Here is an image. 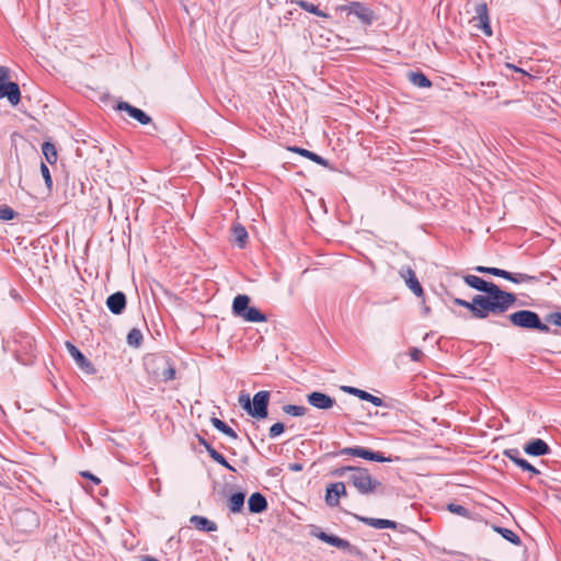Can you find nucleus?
<instances>
[{
    "label": "nucleus",
    "mask_w": 561,
    "mask_h": 561,
    "mask_svg": "<svg viewBox=\"0 0 561 561\" xmlns=\"http://www.w3.org/2000/svg\"><path fill=\"white\" fill-rule=\"evenodd\" d=\"M284 424L283 423H275L271 426L270 428V436L271 437H276L278 435H280L283 432H284Z\"/></svg>",
    "instance_id": "a19ab883"
},
{
    "label": "nucleus",
    "mask_w": 561,
    "mask_h": 561,
    "mask_svg": "<svg viewBox=\"0 0 561 561\" xmlns=\"http://www.w3.org/2000/svg\"><path fill=\"white\" fill-rule=\"evenodd\" d=\"M507 280H511L513 283H516V284H520V283H531V282H536L538 280V278L536 276H531V275H528V274H524V273H510L508 272V277H506Z\"/></svg>",
    "instance_id": "2f4dec72"
},
{
    "label": "nucleus",
    "mask_w": 561,
    "mask_h": 561,
    "mask_svg": "<svg viewBox=\"0 0 561 561\" xmlns=\"http://www.w3.org/2000/svg\"><path fill=\"white\" fill-rule=\"evenodd\" d=\"M201 444L204 445L205 448H206V445H209L205 439H201Z\"/></svg>",
    "instance_id": "6e6d98bb"
},
{
    "label": "nucleus",
    "mask_w": 561,
    "mask_h": 561,
    "mask_svg": "<svg viewBox=\"0 0 561 561\" xmlns=\"http://www.w3.org/2000/svg\"><path fill=\"white\" fill-rule=\"evenodd\" d=\"M147 366L151 368V373L162 381L167 382L175 377V369L164 357H151L147 362Z\"/></svg>",
    "instance_id": "6e6552de"
},
{
    "label": "nucleus",
    "mask_w": 561,
    "mask_h": 561,
    "mask_svg": "<svg viewBox=\"0 0 561 561\" xmlns=\"http://www.w3.org/2000/svg\"><path fill=\"white\" fill-rule=\"evenodd\" d=\"M41 173L45 180V184L48 188L51 187L53 185V180H51V176H50V172H49V169L48 167L45 164V163H42L41 164Z\"/></svg>",
    "instance_id": "ea45409f"
},
{
    "label": "nucleus",
    "mask_w": 561,
    "mask_h": 561,
    "mask_svg": "<svg viewBox=\"0 0 561 561\" xmlns=\"http://www.w3.org/2000/svg\"><path fill=\"white\" fill-rule=\"evenodd\" d=\"M42 151L46 159V161L50 164L56 163L57 161V150L56 147L51 142H44L42 145Z\"/></svg>",
    "instance_id": "c85d7f7f"
},
{
    "label": "nucleus",
    "mask_w": 561,
    "mask_h": 561,
    "mask_svg": "<svg viewBox=\"0 0 561 561\" xmlns=\"http://www.w3.org/2000/svg\"><path fill=\"white\" fill-rule=\"evenodd\" d=\"M519 468H522L523 470L525 471H529L531 472L533 474H539V470L536 469L533 465H530L527 460H523V462H520V466Z\"/></svg>",
    "instance_id": "c03bdc74"
},
{
    "label": "nucleus",
    "mask_w": 561,
    "mask_h": 561,
    "mask_svg": "<svg viewBox=\"0 0 561 561\" xmlns=\"http://www.w3.org/2000/svg\"><path fill=\"white\" fill-rule=\"evenodd\" d=\"M15 216V211L7 206V205H2L0 206V219L1 220H11L13 219Z\"/></svg>",
    "instance_id": "4c0bfd02"
},
{
    "label": "nucleus",
    "mask_w": 561,
    "mask_h": 561,
    "mask_svg": "<svg viewBox=\"0 0 561 561\" xmlns=\"http://www.w3.org/2000/svg\"><path fill=\"white\" fill-rule=\"evenodd\" d=\"M365 448L363 447H346L341 450L342 455H351L356 457H363Z\"/></svg>",
    "instance_id": "58836bf2"
},
{
    "label": "nucleus",
    "mask_w": 561,
    "mask_h": 561,
    "mask_svg": "<svg viewBox=\"0 0 561 561\" xmlns=\"http://www.w3.org/2000/svg\"><path fill=\"white\" fill-rule=\"evenodd\" d=\"M465 282L470 287L485 293V295H476L474 297H482L489 304H492V314L500 316L506 312L516 301V297L512 293L502 290L497 285L486 282L474 275L465 276Z\"/></svg>",
    "instance_id": "f257e3e1"
},
{
    "label": "nucleus",
    "mask_w": 561,
    "mask_h": 561,
    "mask_svg": "<svg viewBox=\"0 0 561 561\" xmlns=\"http://www.w3.org/2000/svg\"><path fill=\"white\" fill-rule=\"evenodd\" d=\"M448 511L451 512V513H455L457 515H460V516H466L467 515V510L463 506L458 505V504H449L448 505Z\"/></svg>",
    "instance_id": "79ce46f5"
},
{
    "label": "nucleus",
    "mask_w": 561,
    "mask_h": 561,
    "mask_svg": "<svg viewBox=\"0 0 561 561\" xmlns=\"http://www.w3.org/2000/svg\"><path fill=\"white\" fill-rule=\"evenodd\" d=\"M346 495V489L343 482L331 483L327 488L325 502L330 506H336L340 497Z\"/></svg>",
    "instance_id": "ddd939ff"
},
{
    "label": "nucleus",
    "mask_w": 561,
    "mask_h": 561,
    "mask_svg": "<svg viewBox=\"0 0 561 561\" xmlns=\"http://www.w3.org/2000/svg\"><path fill=\"white\" fill-rule=\"evenodd\" d=\"M232 242L239 248H244L248 241V232L240 224H234L231 228Z\"/></svg>",
    "instance_id": "4be33fe9"
},
{
    "label": "nucleus",
    "mask_w": 561,
    "mask_h": 561,
    "mask_svg": "<svg viewBox=\"0 0 561 561\" xmlns=\"http://www.w3.org/2000/svg\"><path fill=\"white\" fill-rule=\"evenodd\" d=\"M301 9L306 10L307 12H310L314 15H318V16H323V18H327V14L323 13L321 10L318 9L317 5H314L313 3H310L308 1H305V0H299L296 2Z\"/></svg>",
    "instance_id": "f704fd0d"
},
{
    "label": "nucleus",
    "mask_w": 561,
    "mask_h": 561,
    "mask_svg": "<svg viewBox=\"0 0 561 561\" xmlns=\"http://www.w3.org/2000/svg\"><path fill=\"white\" fill-rule=\"evenodd\" d=\"M244 499H245V494L242 492L232 494L228 501V506H229L230 511L232 513L241 512V510L244 505Z\"/></svg>",
    "instance_id": "393cba45"
},
{
    "label": "nucleus",
    "mask_w": 561,
    "mask_h": 561,
    "mask_svg": "<svg viewBox=\"0 0 561 561\" xmlns=\"http://www.w3.org/2000/svg\"><path fill=\"white\" fill-rule=\"evenodd\" d=\"M7 98L13 105H18L21 100V91L15 82H8L0 85V99Z\"/></svg>",
    "instance_id": "f8f14e48"
},
{
    "label": "nucleus",
    "mask_w": 561,
    "mask_h": 561,
    "mask_svg": "<svg viewBox=\"0 0 561 561\" xmlns=\"http://www.w3.org/2000/svg\"><path fill=\"white\" fill-rule=\"evenodd\" d=\"M106 306L114 314H121L126 307V297L122 291H117L106 299Z\"/></svg>",
    "instance_id": "dca6fc26"
},
{
    "label": "nucleus",
    "mask_w": 561,
    "mask_h": 561,
    "mask_svg": "<svg viewBox=\"0 0 561 561\" xmlns=\"http://www.w3.org/2000/svg\"><path fill=\"white\" fill-rule=\"evenodd\" d=\"M21 520H27L32 525L37 524V518L35 514L31 511H20L14 514V522L19 524Z\"/></svg>",
    "instance_id": "473e14b6"
},
{
    "label": "nucleus",
    "mask_w": 561,
    "mask_h": 561,
    "mask_svg": "<svg viewBox=\"0 0 561 561\" xmlns=\"http://www.w3.org/2000/svg\"><path fill=\"white\" fill-rule=\"evenodd\" d=\"M362 458L367 459V460H371V461H378V462L390 461V458L385 457L382 454L375 453V451H371V450L366 449V448H365V450L363 453V457Z\"/></svg>",
    "instance_id": "e433bc0d"
},
{
    "label": "nucleus",
    "mask_w": 561,
    "mask_h": 561,
    "mask_svg": "<svg viewBox=\"0 0 561 561\" xmlns=\"http://www.w3.org/2000/svg\"><path fill=\"white\" fill-rule=\"evenodd\" d=\"M140 560L141 561H158V559L150 557V556H141Z\"/></svg>",
    "instance_id": "864d4df0"
},
{
    "label": "nucleus",
    "mask_w": 561,
    "mask_h": 561,
    "mask_svg": "<svg viewBox=\"0 0 561 561\" xmlns=\"http://www.w3.org/2000/svg\"><path fill=\"white\" fill-rule=\"evenodd\" d=\"M300 469V466L299 465H296L295 466V470H299Z\"/></svg>",
    "instance_id": "4d7b16f0"
},
{
    "label": "nucleus",
    "mask_w": 561,
    "mask_h": 561,
    "mask_svg": "<svg viewBox=\"0 0 561 561\" xmlns=\"http://www.w3.org/2000/svg\"><path fill=\"white\" fill-rule=\"evenodd\" d=\"M69 354L75 359L77 365L85 373L93 374L94 368L92 364L85 358V356L70 342L65 343Z\"/></svg>",
    "instance_id": "9b49d317"
},
{
    "label": "nucleus",
    "mask_w": 561,
    "mask_h": 561,
    "mask_svg": "<svg viewBox=\"0 0 561 561\" xmlns=\"http://www.w3.org/2000/svg\"><path fill=\"white\" fill-rule=\"evenodd\" d=\"M117 110L127 112L130 117L135 118L142 125H147L151 122V118L144 111L131 106L127 102H119L117 104Z\"/></svg>",
    "instance_id": "2eb2a0df"
},
{
    "label": "nucleus",
    "mask_w": 561,
    "mask_h": 561,
    "mask_svg": "<svg viewBox=\"0 0 561 561\" xmlns=\"http://www.w3.org/2000/svg\"><path fill=\"white\" fill-rule=\"evenodd\" d=\"M142 341V334L138 329H131L127 335V343L130 346H139Z\"/></svg>",
    "instance_id": "c9c22d12"
},
{
    "label": "nucleus",
    "mask_w": 561,
    "mask_h": 561,
    "mask_svg": "<svg viewBox=\"0 0 561 561\" xmlns=\"http://www.w3.org/2000/svg\"><path fill=\"white\" fill-rule=\"evenodd\" d=\"M268 402L270 392L265 390L256 392L252 402L248 394H240L239 397V404L255 419H265L267 416Z\"/></svg>",
    "instance_id": "7ed1b4c3"
},
{
    "label": "nucleus",
    "mask_w": 561,
    "mask_h": 561,
    "mask_svg": "<svg viewBox=\"0 0 561 561\" xmlns=\"http://www.w3.org/2000/svg\"><path fill=\"white\" fill-rule=\"evenodd\" d=\"M363 523H365L368 526H371L376 529H385V528H397V524L393 520L389 519H381V518H371V517H360L359 518Z\"/></svg>",
    "instance_id": "5701e85b"
},
{
    "label": "nucleus",
    "mask_w": 561,
    "mask_h": 561,
    "mask_svg": "<svg viewBox=\"0 0 561 561\" xmlns=\"http://www.w3.org/2000/svg\"><path fill=\"white\" fill-rule=\"evenodd\" d=\"M318 539H320L323 542H327L333 547H336L339 549H350L351 543L347 540H344L337 536L329 535L324 531H319L313 534Z\"/></svg>",
    "instance_id": "6ab92c4d"
},
{
    "label": "nucleus",
    "mask_w": 561,
    "mask_h": 561,
    "mask_svg": "<svg viewBox=\"0 0 561 561\" xmlns=\"http://www.w3.org/2000/svg\"><path fill=\"white\" fill-rule=\"evenodd\" d=\"M342 389L345 392L354 394V396L358 397L360 400L368 401V402L373 403L376 407H380L383 403L381 398L376 397V396H374V394H371V393H369L367 391H364L362 389L354 388V387H348V386L342 387Z\"/></svg>",
    "instance_id": "a211bd4d"
},
{
    "label": "nucleus",
    "mask_w": 561,
    "mask_h": 561,
    "mask_svg": "<svg viewBox=\"0 0 561 561\" xmlns=\"http://www.w3.org/2000/svg\"><path fill=\"white\" fill-rule=\"evenodd\" d=\"M454 302L457 306L465 307L469 309L474 318L478 319H485L490 314H492V307H494L492 304H489L486 299H483L482 297H473L472 301H466L460 298H456Z\"/></svg>",
    "instance_id": "0eeeda50"
},
{
    "label": "nucleus",
    "mask_w": 561,
    "mask_h": 561,
    "mask_svg": "<svg viewBox=\"0 0 561 561\" xmlns=\"http://www.w3.org/2000/svg\"><path fill=\"white\" fill-rule=\"evenodd\" d=\"M494 530L499 533L504 539L512 542L515 546L520 545L519 537L511 529L503 528V527H494Z\"/></svg>",
    "instance_id": "7c9ffc66"
},
{
    "label": "nucleus",
    "mask_w": 561,
    "mask_h": 561,
    "mask_svg": "<svg viewBox=\"0 0 561 561\" xmlns=\"http://www.w3.org/2000/svg\"><path fill=\"white\" fill-rule=\"evenodd\" d=\"M191 523L199 530L204 531H216L217 525L207 519L206 517L194 515L191 517Z\"/></svg>",
    "instance_id": "b1692460"
},
{
    "label": "nucleus",
    "mask_w": 561,
    "mask_h": 561,
    "mask_svg": "<svg viewBox=\"0 0 561 561\" xmlns=\"http://www.w3.org/2000/svg\"><path fill=\"white\" fill-rule=\"evenodd\" d=\"M505 67L508 68V69H512V70H514L516 72H520L523 75H527V72L525 70H523V69H520V68H518V67H516V66H514L512 64L507 62V64H505Z\"/></svg>",
    "instance_id": "8fccbe9b"
},
{
    "label": "nucleus",
    "mask_w": 561,
    "mask_h": 561,
    "mask_svg": "<svg viewBox=\"0 0 561 561\" xmlns=\"http://www.w3.org/2000/svg\"><path fill=\"white\" fill-rule=\"evenodd\" d=\"M476 271H477V272H479V273L490 274V272H491V267L477 266V267H476Z\"/></svg>",
    "instance_id": "3c124183"
},
{
    "label": "nucleus",
    "mask_w": 561,
    "mask_h": 561,
    "mask_svg": "<svg viewBox=\"0 0 561 561\" xmlns=\"http://www.w3.org/2000/svg\"><path fill=\"white\" fill-rule=\"evenodd\" d=\"M248 505H249V511L251 513L257 514V513H262L263 511L266 510L267 502L261 493L256 492L250 496V499L248 501Z\"/></svg>",
    "instance_id": "412c9836"
},
{
    "label": "nucleus",
    "mask_w": 561,
    "mask_h": 561,
    "mask_svg": "<svg viewBox=\"0 0 561 561\" xmlns=\"http://www.w3.org/2000/svg\"><path fill=\"white\" fill-rule=\"evenodd\" d=\"M206 450L208 453V455L210 456V458L216 461L217 463L224 466L225 468L231 470V471H234V468L231 467L227 460L225 459V457L219 454L211 445H206Z\"/></svg>",
    "instance_id": "c756f323"
},
{
    "label": "nucleus",
    "mask_w": 561,
    "mask_h": 561,
    "mask_svg": "<svg viewBox=\"0 0 561 561\" xmlns=\"http://www.w3.org/2000/svg\"><path fill=\"white\" fill-rule=\"evenodd\" d=\"M524 450L530 456H543L550 453V447L542 439L536 438L527 443Z\"/></svg>",
    "instance_id": "f3484780"
},
{
    "label": "nucleus",
    "mask_w": 561,
    "mask_h": 561,
    "mask_svg": "<svg viewBox=\"0 0 561 561\" xmlns=\"http://www.w3.org/2000/svg\"><path fill=\"white\" fill-rule=\"evenodd\" d=\"M472 21L477 22L476 27L480 28L486 36L492 35L488 8L485 3H479L474 8V16Z\"/></svg>",
    "instance_id": "9d476101"
},
{
    "label": "nucleus",
    "mask_w": 561,
    "mask_h": 561,
    "mask_svg": "<svg viewBox=\"0 0 561 561\" xmlns=\"http://www.w3.org/2000/svg\"><path fill=\"white\" fill-rule=\"evenodd\" d=\"M510 321L515 325L523 329H536L540 332H549V327L541 322L539 316L530 310H519L511 313Z\"/></svg>",
    "instance_id": "423d86ee"
},
{
    "label": "nucleus",
    "mask_w": 561,
    "mask_h": 561,
    "mask_svg": "<svg viewBox=\"0 0 561 561\" xmlns=\"http://www.w3.org/2000/svg\"><path fill=\"white\" fill-rule=\"evenodd\" d=\"M350 471V482L357 489V491L362 494H370L377 488L381 485V483L371 478L368 470L364 468H355V467H343L335 471V474L339 477H343L345 472Z\"/></svg>",
    "instance_id": "f03ea898"
},
{
    "label": "nucleus",
    "mask_w": 561,
    "mask_h": 561,
    "mask_svg": "<svg viewBox=\"0 0 561 561\" xmlns=\"http://www.w3.org/2000/svg\"><path fill=\"white\" fill-rule=\"evenodd\" d=\"M341 10L348 14L356 15L365 24H371L375 20L374 12L360 2H351L350 4L341 7Z\"/></svg>",
    "instance_id": "1a4fd4ad"
},
{
    "label": "nucleus",
    "mask_w": 561,
    "mask_h": 561,
    "mask_svg": "<svg viewBox=\"0 0 561 561\" xmlns=\"http://www.w3.org/2000/svg\"><path fill=\"white\" fill-rule=\"evenodd\" d=\"M10 78V71L7 67L0 66V85L8 83Z\"/></svg>",
    "instance_id": "37998d69"
},
{
    "label": "nucleus",
    "mask_w": 561,
    "mask_h": 561,
    "mask_svg": "<svg viewBox=\"0 0 561 561\" xmlns=\"http://www.w3.org/2000/svg\"><path fill=\"white\" fill-rule=\"evenodd\" d=\"M408 78L413 85L419 88H430L432 85L431 81L422 72L411 71L408 73Z\"/></svg>",
    "instance_id": "a878e982"
},
{
    "label": "nucleus",
    "mask_w": 561,
    "mask_h": 561,
    "mask_svg": "<svg viewBox=\"0 0 561 561\" xmlns=\"http://www.w3.org/2000/svg\"><path fill=\"white\" fill-rule=\"evenodd\" d=\"M250 297L238 295L232 302V313L247 322H266L267 318L257 308L250 307Z\"/></svg>",
    "instance_id": "39448f33"
},
{
    "label": "nucleus",
    "mask_w": 561,
    "mask_h": 561,
    "mask_svg": "<svg viewBox=\"0 0 561 561\" xmlns=\"http://www.w3.org/2000/svg\"><path fill=\"white\" fill-rule=\"evenodd\" d=\"M504 456L510 458L512 461L519 457V450L517 448H510L503 451Z\"/></svg>",
    "instance_id": "49530a36"
},
{
    "label": "nucleus",
    "mask_w": 561,
    "mask_h": 561,
    "mask_svg": "<svg viewBox=\"0 0 561 561\" xmlns=\"http://www.w3.org/2000/svg\"><path fill=\"white\" fill-rule=\"evenodd\" d=\"M81 474L85 478L93 480L95 483L100 482V480L96 477H94L93 474H91L90 472H82Z\"/></svg>",
    "instance_id": "603ef678"
},
{
    "label": "nucleus",
    "mask_w": 561,
    "mask_h": 561,
    "mask_svg": "<svg viewBox=\"0 0 561 561\" xmlns=\"http://www.w3.org/2000/svg\"><path fill=\"white\" fill-rule=\"evenodd\" d=\"M283 411L293 416H302L307 413L308 409L302 405L286 404L283 407Z\"/></svg>",
    "instance_id": "72a5a7b5"
},
{
    "label": "nucleus",
    "mask_w": 561,
    "mask_h": 561,
    "mask_svg": "<svg viewBox=\"0 0 561 561\" xmlns=\"http://www.w3.org/2000/svg\"><path fill=\"white\" fill-rule=\"evenodd\" d=\"M410 357L414 362H420L423 358V352L420 348L413 347L410 351Z\"/></svg>",
    "instance_id": "a18cd8bd"
},
{
    "label": "nucleus",
    "mask_w": 561,
    "mask_h": 561,
    "mask_svg": "<svg viewBox=\"0 0 561 561\" xmlns=\"http://www.w3.org/2000/svg\"><path fill=\"white\" fill-rule=\"evenodd\" d=\"M402 276L405 279L407 286L417 296H423V288L421 284L419 283L415 273L411 268H407L403 271Z\"/></svg>",
    "instance_id": "aec40b11"
},
{
    "label": "nucleus",
    "mask_w": 561,
    "mask_h": 561,
    "mask_svg": "<svg viewBox=\"0 0 561 561\" xmlns=\"http://www.w3.org/2000/svg\"><path fill=\"white\" fill-rule=\"evenodd\" d=\"M289 150L297 152L300 156L306 157V158L317 162L318 164L325 165V167L328 165V161L325 159H323L322 157L318 156L317 153H314L312 151H309V150L302 149V148H298V147L289 148Z\"/></svg>",
    "instance_id": "bb28decb"
},
{
    "label": "nucleus",
    "mask_w": 561,
    "mask_h": 561,
    "mask_svg": "<svg viewBox=\"0 0 561 561\" xmlns=\"http://www.w3.org/2000/svg\"><path fill=\"white\" fill-rule=\"evenodd\" d=\"M490 274L494 275V276H499V277L505 278V279H506V277H508V272L507 271L501 270V268H496V267H491Z\"/></svg>",
    "instance_id": "de8ad7c7"
},
{
    "label": "nucleus",
    "mask_w": 561,
    "mask_h": 561,
    "mask_svg": "<svg viewBox=\"0 0 561 561\" xmlns=\"http://www.w3.org/2000/svg\"><path fill=\"white\" fill-rule=\"evenodd\" d=\"M523 460H524L523 458L517 457L516 459L513 460V462L519 467L520 462H523Z\"/></svg>",
    "instance_id": "5fc2aeb1"
},
{
    "label": "nucleus",
    "mask_w": 561,
    "mask_h": 561,
    "mask_svg": "<svg viewBox=\"0 0 561 561\" xmlns=\"http://www.w3.org/2000/svg\"><path fill=\"white\" fill-rule=\"evenodd\" d=\"M211 424L217 428L219 432L224 433L225 435L231 437L232 439H236L238 437L237 433L228 426L224 421L211 417L210 420Z\"/></svg>",
    "instance_id": "cd10ccee"
},
{
    "label": "nucleus",
    "mask_w": 561,
    "mask_h": 561,
    "mask_svg": "<svg viewBox=\"0 0 561 561\" xmlns=\"http://www.w3.org/2000/svg\"><path fill=\"white\" fill-rule=\"evenodd\" d=\"M250 297L238 295L232 302V313L247 322H266L267 318L257 308L250 307Z\"/></svg>",
    "instance_id": "20e7f679"
},
{
    "label": "nucleus",
    "mask_w": 561,
    "mask_h": 561,
    "mask_svg": "<svg viewBox=\"0 0 561 561\" xmlns=\"http://www.w3.org/2000/svg\"><path fill=\"white\" fill-rule=\"evenodd\" d=\"M308 403L321 410L331 409L334 404V399L322 392H311L307 396Z\"/></svg>",
    "instance_id": "4468645a"
},
{
    "label": "nucleus",
    "mask_w": 561,
    "mask_h": 561,
    "mask_svg": "<svg viewBox=\"0 0 561 561\" xmlns=\"http://www.w3.org/2000/svg\"><path fill=\"white\" fill-rule=\"evenodd\" d=\"M549 321H551L552 323H554L558 327H561V313L560 312L551 313L549 316Z\"/></svg>",
    "instance_id": "09e8293b"
}]
</instances>
